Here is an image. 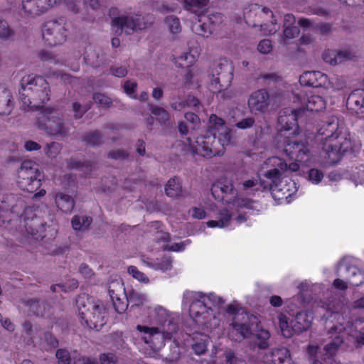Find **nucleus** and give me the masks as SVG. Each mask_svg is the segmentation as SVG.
Instances as JSON below:
<instances>
[{
  "mask_svg": "<svg viewBox=\"0 0 364 364\" xmlns=\"http://www.w3.org/2000/svg\"><path fill=\"white\" fill-rule=\"evenodd\" d=\"M196 61V58L191 53H184L178 58V63L181 68H188L193 65Z\"/></svg>",
  "mask_w": 364,
  "mask_h": 364,
  "instance_id": "nucleus-50",
  "label": "nucleus"
},
{
  "mask_svg": "<svg viewBox=\"0 0 364 364\" xmlns=\"http://www.w3.org/2000/svg\"><path fill=\"white\" fill-rule=\"evenodd\" d=\"M97 58L98 55H96L94 50H91L90 48L85 50L84 53V60L87 64L92 67H96L97 65Z\"/></svg>",
  "mask_w": 364,
  "mask_h": 364,
  "instance_id": "nucleus-54",
  "label": "nucleus"
},
{
  "mask_svg": "<svg viewBox=\"0 0 364 364\" xmlns=\"http://www.w3.org/2000/svg\"><path fill=\"white\" fill-rule=\"evenodd\" d=\"M270 333L267 330L260 329L256 333L257 345L259 349H266L269 346Z\"/></svg>",
  "mask_w": 364,
  "mask_h": 364,
  "instance_id": "nucleus-45",
  "label": "nucleus"
},
{
  "mask_svg": "<svg viewBox=\"0 0 364 364\" xmlns=\"http://www.w3.org/2000/svg\"><path fill=\"white\" fill-rule=\"evenodd\" d=\"M61 149L62 145L60 143L53 141L46 144L44 151L48 157L55 158L60 152Z\"/></svg>",
  "mask_w": 364,
  "mask_h": 364,
  "instance_id": "nucleus-49",
  "label": "nucleus"
},
{
  "mask_svg": "<svg viewBox=\"0 0 364 364\" xmlns=\"http://www.w3.org/2000/svg\"><path fill=\"white\" fill-rule=\"evenodd\" d=\"M295 136L282 139V142L277 141L279 148H283L286 155L291 160L306 163L310 159V150L307 142L294 139Z\"/></svg>",
  "mask_w": 364,
  "mask_h": 364,
  "instance_id": "nucleus-10",
  "label": "nucleus"
},
{
  "mask_svg": "<svg viewBox=\"0 0 364 364\" xmlns=\"http://www.w3.org/2000/svg\"><path fill=\"white\" fill-rule=\"evenodd\" d=\"M210 191L215 200L226 203L231 200V198H228V196L234 197L235 195L232 183L225 178H220L213 183Z\"/></svg>",
  "mask_w": 364,
  "mask_h": 364,
  "instance_id": "nucleus-21",
  "label": "nucleus"
},
{
  "mask_svg": "<svg viewBox=\"0 0 364 364\" xmlns=\"http://www.w3.org/2000/svg\"><path fill=\"white\" fill-rule=\"evenodd\" d=\"M14 32L11 29L6 21H0V38L7 40L9 38Z\"/></svg>",
  "mask_w": 364,
  "mask_h": 364,
  "instance_id": "nucleus-56",
  "label": "nucleus"
},
{
  "mask_svg": "<svg viewBox=\"0 0 364 364\" xmlns=\"http://www.w3.org/2000/svg\"><path fill=\"white\" fill-rule=\"evenodd\" d=\"M28 100H31L30 111H41L43 110L44 105L50 100V90L49 88H41L39 90L28 95Z\"/></svg>",
  "mask_w": 364,
  "mask_h": 364,
  "instance_id": "nucleus-26",
  "label": "nucleus"
},
{
  "mask_svg": "<svg viewBox=\"0 0 364 364\" xmlns=\"http://www.w3.org/2000/svg\"><path fill=\"white\" fill-rule=\"evenodd\" d=\"M257 50L259 53L267 54L272 50V41L269 39L260 41L257 45Z\"/></svg>",
  "mask_w": 364,
  "mask_h": 364,
  "instance_id": "nucleus-60",
  "label": "nucleus"
},
{
  "mask_svg": "<svg viewBox=\"0 0 364 364\" xmlns=\"http://www.w3.org/2000/svg\"><path fill=\"white\" fill-rule=\"evenodd\" d=\"M95 102L104 107H109L112 105L111 98L100 92H95L93 95Z\"/></svg>",
  "mask_w": 364,
  "mask_h": 364,
  "instance_id": "nucleus-51",
  "label": "nucleus"
},
{
  "mask_svg": "<svg viewBox=\"0 0 364 364\" xmlns=\"http://www.w3.org/2000/svg\"><path fill=\"white\" fill-rule=\"evenodd\" d=\"M73 364H97L95 358L79 355L73 358Z\"/></svg>",
  "mask_w": 364,
  "mask_h": 364,
  "instance_id": "nucleus-64",
  "label": "nucleus"
},
{
  "mask_svg": "<svg viewBox=\"0 0 364 364\" xmlns=\"http://www.w3.org/2000/svg\"><path fill=\"white\" fill-rule=\"evenodd\" d=\"M21 88L19 90L20 100L22 102V109L28 112L31 109V100L28 95L35 92L41 88H49V84L46 80L41 75H28L23 76L21 80Z\"/></svg>",
  "mask_w": 364,
  "mask_h": 364,
  "instance_id": "nucleus-9",
  "label": "nucleus"
},
{
  "mask_svg": "<svg viewBox=\"0 0 364 364\" xmlns=\"http://www.w3.org/2000/svg\"><path fill=\"white\" fill-rule=\"evenodd\" d=\"M322 58L326 63L336 65L350 58V53L334 50H326L323 52Z\"/></svg>",
  "mask_w": 364,
  "mask_h": 364,
  "instance_id": "nucleus-32",
  "label": "nucleus"
},
{
  "mask_svg": "<svg viewBox=\"0 0 364 364\" xmlns=\"http://www.w3.org/2000/svg\"><path fill=\"white\" fill-rule=\"evenodd\" d=\"M266 163L272 168L267 170L264 176L272 181L271 188H272L284 178L283 175L287 171V164L284 159L277 156L269 158Z\"/></svg>",
  "mask_w": 364,
  "mask_h": 364,
  "instance_id": "nucleus-17",
  "label": "nucleus"
},
{
  "mask_svg": "<svg viewBox=\"0 0 364 364\" xmlns=\"http://www.w3.org/2000/svg\"><path fill=\"white\" fill-rule=\"evenodd\" d=\"M94 297H77L76 304L79 316L86 326L97 331L107 323V310L102 304L94 301Z\"/></svg>",
  "mask_w": 364,
  "mask_h": 364,
  "instance_id": "nucleus-4",
  "label": "nucleus"
},
{
  "mask_svg": "<svg viewBox=\"0 0 364 364\" xmlns=\"http://www.w3.org/2000/svg\"><path fill=\"white\" fill-rule=\"evenodd\" d=\"M165 23L172 33H178L181 31V26L179 18L173 15L166 17Z\"/></svg>",
  "mask_w": 364,
  "mask_h": 364,
  "instance_id": "nucleus-48",
  "label": "nucleus"
},
{
  "mask_svg": "<svg viewBox=\"0 0 364 364\" xmlns=\"http://www.w3.org/2000/svg\"><path fill=\"white\" fill-rule=\"evenodd\" d=\"M271 103L269 92L264 88L254 91L250 95L247 105L251 113L257 114L266 112Z\"/></svg>",
  "mask_w": 364,
  "mask_h": 364,
  "instance_id": "nucleus-16",
  "label": "nucleus"
},
{
  "mask_svg": "<svg viewBox=\"0 0 364 364\" xmlns=\"http://www.w3.org/2000/svg\"><path fill=\"white\" fill-rule=\"evenodd\" d=\"M92 166L93 163L89 160L81 161L73 158L67 160V167L69 170H80L85 168L87 170L91 171Z\"/></svg>",
  "mask_w": 364,
  "mask_h": 364,
  "instance_id": "nucleus-43",
  "label": "nucleus"
},
{
  "mask_svg": "<svg viewBox=\"0 0 364 364\" xmlns=\"http://www.w3.org/2000/svg\"><path fill=\"white\" fill-rule=\"evenodd\" d=\"M58 359V364H70L71 358L68 350L65 349H58L55 354Z\"/></svg>",
  "mask_w": 364,
  "mask_h": 364,
  "instance_id": "nucleus-52",
  "label": "nucleus"
},
{
  "mask_svg": "<svg viewBox=\"0 0 364 364\" xmlns=\"http://www.w3.org/2000/svg\"><path fill=\"white\" fill-rule=\"evenodd\" d=\"M78 287V282L75 279H70L66 281L65 283L63 284H57L52 285L50 287V289L54 293H58V292H64V293H68L74 289H77Z\"/></svg>",
  "mask_w": 364,
  "mask_h": 364,
  "instance_id": "nucleus-40",
  "label": "nucleus"
},
{
  "mask_svg": "<svg viewBox=\"0 0 364 364\" xmlns=\"http://www.w3.org/2000/svg\"><path fill=\"white\" fill-rule=\"evenodd\" d=\"M42 0H22V9L30 16H38L46 11Z\"/></svg>",
  "mask_w": 364,
  "mask_h": 364,
  "instance_id": "nucleus-28",
  "label": "nucleus"
},
{
  "mask_svg": "<svg viewBox=\"0 0 364 364\" xmlns=\"http://www.w3.org/2000/svg\"><path fill=\"white\" fill-rule=\"evenodd\" d=\"M233 72L234 67L229 60H220L212 70L209 90L213 93L227 90L232 84Z\"/></svg>",
  "mask_w": 364,
  "mask_h": 364,
  "instance_id": "nucleus-7",
  "label": "nucleus"
},
{
  "mask_svg": "<svg viewBox=\"0 0 364 364\" xmlns=\"http://www.w3.org/2000/svg\"><path fill=\"white\" fill-rule=\"evenodd\" d=\"M26 181V187H19L21 189H22L24 191H26L28 193H35L34 197H41L46 195V191L44 189H40L41 186V180L38 178H31L30 179L28 178L27 180H25Z\"/></svg>",
  "mask_w": 364,
  "mask_h": 364,
  "instance_id": "nucleus-37",
  "label": "nucleus"
},
{
  "mask_svg": "<svg viewBox=\"0 0 364 364\" xmlns=\"http://www.w3.org/2000/svg\"><path fill=\"white\" fill-rule=\"evenodd\" d=\"M111 24L112 27L117 28L116 32L124 31L127 34L142 28L141 17L138 15L135 16H121L114 17L112 18Z\"/></svg>",
  "mask_w": 364,
  "mask_h": 364,
  "instance_id": "nucleus-20",
  "label": "nucleus"
},
{
  "mask_svg": "<svg viewBox=\"0 0 364 364\" xmlns=\"http://www.w3.org/2000/svg\"><path fill=\"white\" fill-rule=\"evenodd\" d=\"M274 191L281 192L285 198L290 196L295 189V183L286 176L274 188Z\"/></svg>",
  "mask_w": 364,
  "mask_h": 364,
  "instance_id": "nucleus-36",
  "label": "nucleus"
},
{
  "mask_svg": "<svg viewBox=\"0 0 364 364\" xmlns=\"http://www.w3.org/2000/svg\"><path fill=\"white\" fill-rule=\"evenodd\" d=\"M232 218L230 212L227 208L220 209L218 212V219L207 222L208 228H225L229 225Z\"/></svg>",
  "mask_w": 364,
  "mask_h": 364,
  "instance_id": "nucleus-34",
  "label": "nucleus"
},
{
  "mask_svg": "<svg viewBox=\"0 0 364 364\" xmlns=\"http://www.w3.org/2000/svg\"><path fill=\"white\" fill-rule=\"evenodd\" d=\"M13 97L7 88L0 90V115H9L14 108Z\"/></svg>",
  "mask_w": 364,
  "mask_h": 364,
  "instance_id": "nucleus-30",
  "label": "nucleus"
},
{
  "mask_svg": "<svg viewBox=\"0 0 364 364\" xmlns=\"http://www.w3.org/2000/svg\"><path fill=\"white\" fill-rule=\"evenodd\" d=\"M23 302L29 306L30 311L37 316H45L46 309L49 307L44 303L40 304L38 299H30Z\"/></svg>",
  "mask_w": 364,
  "mask_h": 364,
  "instance_id": "nucleus-39",
  "label": "nucleus"
},
{
  "mask_svg": "<svg viewBox=\"0 0 364 364\" xmlns=\"http://www.w3.org/2000/svg\"><path fill=\"white\" fill-rule=\"evenodd\" d=\"M137 329L140 332H144L147 334V336L144 337V341L146 343L149 344L151 348H159L164 345V337L157 327H148L138 325Z\"/></svg>",
  "mask_w": 364,
  "mask_h": 364,
  "instance_id": "nucleus-25",
  "label": "nucleus"
},
{
  "mask_svg": "<svg viewBox=\"0 0 364 364\" xmlns=\"http://www.w3.org/2000/svg\"><path fill=\"white\" fill-rule=\"evenodd\" d=\"M117 357L114 353H102L100 356L101 364H115L117 362Z\"/></svg>",
  "mask_w": 364,
  "mask_h": 364,
  "instance_id": "nucleus-63",
  "label": "nucleus"
},
{
  "mask_svg": "<svg viewBox=\"0 0 364 364\" xmlns=\"http://www.w3.org/2000/svg\"><path fill=\"white\" fill-rule=\"evenodd\" d=\"M149 108L151 114L157 117V119L161 123V124H165L166 122L169 119L168 112L163 107L150 104L149 105Z\"/></svg>",
  "mask_w": 364,
  "mask_h": 364,
  "instance_id": "nucleus-44",
  "label": "nucleus"
},
{
  "mask_svg": "<svg viewBox=\"0 0 364 364\" xmlns=\"http://www.w3.org/2000/svg\"><path fill=\"white\" fill-rule=\"evenodd\" d=\"M279 326L282 335L286 338H290L294 333L299 334L309 330L311 327L314 319L313 314L309 311H296L295 317L289 324L286 315H279Z\"/></svg>",
  "mask_w": 364,
  "mask_h": 364,
  "instance_id": "nucleus-6",
  "label": "nucleus"
},
{
  "mask_svg": "<svg viewBox=\"0 0 364 364\" xmlns=\"http://www.w3.org/2000/svg\"><path fill=\"white\" fill-rule=\"evenodd\" d=\"M35 124L39 130L45 132L48 135L63 136L68 133L63 119L55 110L50 107L45 108L38 113Z\"/></svg>",
  "mask_w": 364,
  "mask_h": 364,
  "instance_id": "nucleus-5",
  "label": "nucleus"
},
{
  "mask_svg": "<svg viewBox=\"0 0 364 364\" xmlns=\"http://www.w3.org/2000/svg\"><path fill=\"white\" fill-rule=\"evenodd\" d=\"M92 222L90 216L75 215L71 220L72 227L75 230L84 231L87 230Z\"/></svg>",
  "mask_w": 364,
  "mask_h": 364,
  "instance_id": "nucleus-41",
  "label": "nucleus"
},
{
  "mask_svg": "<svg viewBox=\"0 0 364 364\" xmlns=\"http://www.w3.org/2000/svg\"><path fill=\"white\" fill-rule=\"evenodd\" d=\"M340 297H322L320 302L322 304V309L326 310L323 318L326 321L336 322V323L331 326L328 333L333 336L336 335L333 340L324 346L325 356H332L335 358V355L338 348L344 341L342 333L346 331L344 322V314L348 311V308L344 305L340 299Z\"/></svg>",
  "mask_w": 364,
  "mask_h": 364,
  "instance_id": "nucleus-2",
  "label": "nucleus"
},
{
  "mask_svg": "<svg viewBox=\"0 0 364 364\" xmlns=\"http://www.w3.org/2000/svg\"><path fill=\"white\" fill-rule=\"evenodd\" d=\"M317 134L325 158L331 166L338 164L346 154L353 151L350 134L336 116H329L323 120Z\"/></svg>",
  "mask_w": 364,
  "mask_h": 364,
  "instance_id": "nucleus-1",
  "label": "nucleus"
},
{
  "mask_svg": "<svg viewBox=\"0 0 364 364\" xmlns=\"http://www.w3.org/2000/svg\"><path fill=\"white\" fill-rule=\"evenodd\" d=\"M209 0H184L185 6L188 10L193 9H202L206 6Z\"/></svg>",
  "mask_w": 364,
  "mask_h": 364,
  "instance_id": "nucleus-53",
  "label": "nucleus"
},
{
  "mask_svg": "<svg viewBox=\"0 0 364 364\" xmlns=\"http://www.w3.org/2000/svg\"><path fill=\"white\" fill-rule=\"evenodd\" d=\"M281 128L276 136V141L282 142V139L296 136L299 134L297 115L295 110L284 111L278 117Z\"/></svg>",
  "mask_w": 364,
  "mask_h": 364,
  "instance_id": "nucleus-14",
  "label": "nucleus"
},
{
  "mask_svg": "<svg viewBox=\"0 0 364 364\" xmlns=\"http://www.w3.org/2000/svg\"><path fill=\"white\" fill-rule=\"evenodd\" d=\"M206 299L210 300V297L196 299L189 306V315L198 329L204 330L210 328V321L216 318L213 309L208 306Z\"/></svg>",
  "mask_w": 364,
  "mask_h": 364,
  "instance_id": "nucleus-8",
  "label": "nucleus"
},
{
  "mask_svg": "<svg viewBox=\"0 0 364 364\" xmlns=\"http://www.w3.org/2000/svg\"><path fill=\"white\" fill-rule=\"evenodd\" d=\"M67 24L63 18L50 21L43 25V38L49 46L62 44L66 41L68 35Z\"/></svg>",
  "mask_w": 364,
  "mask_h": 364,
  "instance_id": "nucleus-11",
  "label": "nucleus"
},
{
  "mask_svg": "<svg viewBox=\"0 0 364 364\" xmlns=\"http://www.w3.org/2000/svg\"><path fill=\"white\" fill-rule=\"evenodd\" d=\"M118 314H123L128 308L129 297H110Z\"/></svg>",
  "mask_w": 364,
  "mask_h": 364,
  "instance_id": "nucleus-47",
  "label": "nucleus"
},
{
  "mask_svg": "<svg viewBox=\"0 0 364 364\" xmlns=\"http://www.w3.org/2000/svg\"><path fill=\"white\" fill-rule=\"evenodd\" d=\"M338 299L348 308V311L343 315L344 320H341V321L344 322L346 328L347 327L350 328V333L355 338L357 343L364 345V318H358L350 322L347 318V314H349L350 311V307L346 303H344L346 297H340Z\"/></svg>",
  "mask_w": 364,
  "mask_h": 364,
  "instance_id": "nucleus-22",
  "label": "nucleus"
},
{
  "mask_svg": "<svg viewBox=\"0 0 364 364\" xmlns=\"http://www.w3.org/2000/svg\"><path fill=\"white\" fill-rule=\"evenodd\" d=\"M328 81L327 75L321 71H306L299 77V82L302 86L321 87Z\"/></svg>",
  "mask_w": 364,
  "mask_h": 364,
  "instance_id": "nucleus-23",
  "label": "nucleus"
},
{
  "mask_svg": "<svg viewBox=\"0 0 364 364\" xmlns=\"http://www.w3.org/2000/svg\"><path fill=\"white\" fill-rule=\"evenodd\" d=\"M255 124V119L252 117H246L235 124V127L240 129L251 128Z\"/></svg>",
  "mask_w": 364,
  "mask_h": 364,
  "instance_id": "nucleus-61",
  "label": "nucleus"
},
{
  "mask_svg": "<svg viewBox=\"0 0 364 364\" xmlns=\"http://www.w3.org/2000/svg\"><path fill=\"white\" fill-rule=\"evenodd\" d=\"M92 105V102H87L83 105L77 102H73V111L74 112V118L75 119H81L83 115L91 108Z\"/></svg>",
  "mask_w": 364,
  "mask_h": 364,
  "instance_id": "nucleus-46",
  "label": "nucleus"
},
{
  "mask_svg": "<svg viewBox=\"0 0 364 364\" xmlns=\"http://www.w3.org/2000/svg\"><path fill=\"white\" fill-rule=\"evenodd\" d=\"M165 192L167 196L176 198L181 194L182 186L177 177L170 178L165 187Z\"/></svg>",
  "mask_w": 364,
  "mask_h": 364,
  "instance_id": "nucleus-38",
  "label": "nucleus"
},
{
  "mask_svg": "<svg viewBox=\"0 0 364 364\" xmlns=\"http://www.w3.org/2000/svg\"><path fill=\"white\" fill-rule=\"evenodd\" d=\"M196 146H192L193 151L202 156L210 158L219 155L220 152L217 146L219 143L215 134L198 136L196 139Z\"/></svg>",
  "mask_w": 364,
  "mask_h": 364,
  "instance_id": "nucleus-15",
  "label": "nucleus"
},
{
  "mask_svg": "<svg viewBox=\"0 0 364 364\" xmlns=\"http://www.w3.org/2000/svg\"><path fill=\"white\" fill-rule=\"evenodd\" d=\"M129 156V154L122 149H117L110 151L108 153V158L114 160H124Z\"/></svg>",
  "mask_w": 364,
  "mask_h": 364,
  "instance_id": "nucleus-58",
  "label": "nucleus"
},
{
  "mask_svg": "<svg viewBox=\"0 0 364 364\" xmlns=\"http://www.w3.org/2000/svg\"><path fill=\"white\" fill-rule=\"evenodd\" d=\"M107 289L109 296H120L121 294L127 296L122 279L111 280L108 284Z\"/></svg>",
  "mask_w": 364,
  "mask_h": 364,
  "instance_id": "nucleus-42",
  "label": "nucleus"
},
{
  "mask_svg": "<svg viewBox=\"0 0 364 364\" xmlns=\"http://www.w3.org/2000/svg\"><path fill=\"white\" fill-rule=\"evenodd\" d=\"M299 31V28L296 26H286L283 33L284 38L291 39L298 36Z\"/></svg>",
  "mask_w": 364,
  "mask_h": 364,
  "instance_id": "nucleus-62",
  "label": "nucleus"
},
{
  "mask_svg": "<svg viewBox=\"0 0 364 364\" xmlns=\"http://www.w3.org/2000/svg\"><path fill=\"white\" fill-rule=\"evenodd\" d=\"M57 207L65 213H70L75 206V200L68 194L63 192H56L54 196Z\"/></svg>",
  "mask_w": 364,
  "mask_h": 364,
  "instance_id": "nucleus-27",
  "label": "nucleus"
},
{
  "mask_svg": "<svg viewBox=\"0 0 364 364\" xmlns=\"http://www.w3.org/2000/svg\"><path fill=\"white\" fill-rule=\"evenodd\" d=\"M137 87V83L136 82H131L130 80H127L124 84V92L131 98L136 99V95H134L136 90Z\"/></svg>",
  "mask_w": 364,
  "mask_h": 364,
  "instance_id": "nucleus-55",
  "label": "nucleus"
},
{
  "mask_svg": "<svg viewBox=\"0 0 364 364\" xmlns=\"http://www.w3.org/2000/svg\"><path fill=\"white\" fill-rule=\"evenodd\" d=\"M222 20L223 15L220 13L210 16L200 15L198 23L193 25V30L199 36L208 37L215 30L216 24L220 23Z\"/></svg>",
  "mask_w": 364,
  "mask_h": 364,
  "instance_id": "nucleus-18",
  "label": "nucleus"
},
{
  "mask_svg": "<svg viewBox=\"0 0 364 364\" xmlns=\"http://www.w3.org/2000/svg\"><path fill=\"white\" fill-rule=\"evenodd\" d=\"M226 312L235 315L228 333V338L233 341H241L250 337L252 326L257 323V317L247 313L237 303L228 304Z\"/></svg>",
  "mask_w": 364,
  "mask_h": 364,
  "instance_id": "nucleus-3",
  "label": "nucleus"
},
{
  "mask_svg": "<svg viewBox=\"0 0 364 364\" xmlns=\"http://www.w3.org/2000/svg\"><path fill=\"white\" fill-rule=\"evenodd\" d=\"M82 141L87 146L92 147L99 146L103 144V134L98 129L88 132L82 136Z\"/></svg>",
  "mask_w": 364,
  "mask_h": 364,
  "instance_id": "nucleus-35",
  "label": "nucleus"
},
{
  "mask_svg": "<svg viewBox=\"0 0 364 364\" xmlns=\"http://www.w3.org/2000/svg\"><path fill=\"white\" fill-rule=\"evenodd\" d=\"M336 274L346 279L352 287H358L364 283V271L345 257L338 262Z\"/></svg>",
  "mask_w": 364,
  "mask_h": 364,
  "instance_id": "nucleus-13",
  "label": "nucleus"
},
{
  "mask_svg": "<svg viewBox=\"0 0 364 364\" xmlns=\"http://www.w3.org/2000/svg\"><path fill=\"white\" fill-rule=\"evenodd\" d=\"M323 178V173L317 168H311L309 171V179L314 183H318Z\"/></svg>",
  "mask_w": 364,
  "mask_h": 364,
  "instance_id": "nucleus-59",
  "label": "nucleus"
},
{
  "mask_svg": "<svg viewBox=\"0 0 364 364\" xmlns=\"http://www.w3.org/2000/svg\"><path fill=\"white\" fill-rule=\"evenodd\" d=\"M299 292L297 296H316L321 293L322 284L311 283L309 280H304L296 287Z\"/></svg>",
  "mask_w": 364,
  "mask_h": 364,
  "instance_id": "nucleus-31",
  "label": "nucleus"
},
{
  "mask_svg": "<svg viewBox=\"0 0 364 364\" xmlns=\"http://www.w3.org/2000/svg\"><path fill=\"white\" fill-rule=\"evenodd\" d=\"M28 178L30 179L38 178L43 179V174L39 170L38 165L31 160H25L21 163V167L18 171L17 183L18 187H26Z\"/></svg>",
  "mask_w": 364,
  "mask_h": 364,
  "instance_id": "nucleus-19",
  "label": "nucleus"
},
{
  "mask_svg": "<svg viewBox=\"0 0 364 364\" xmlns=\"http://www.w3.org/2000/svg\"><path fill=\"white\" fill-rule=\"evenodd\" d=\"M23 217L26 232L35 240H43L46 237L45 231L47 226V223L43 217L33 213L31 207L25 208Z\"/></svg>",
  "mask_w": 364,
  "mask_h": 364,
  "instance_id": "nucleus-12",
  "label": "nucleus"
},
{
  "mask_svg": "<svg viewBox=\"0 0 364 364\" xmlns=\"http://www.w3.org/2000/svg\"><path fill=\"white\" fill-rule=\"evenodd\" d=\"M128 272L129 274L140 282H149L147 277L141 272H140L136 267L129 266L128 267Z\"/></svg>",
  "mask_w": 364,
  "mask_h": 364,
  "instance_id": "nucleus-57",
  "label": "nucleus"
},
{
  "mask_svg": "<svg viewBox=\"0 0 364 364\" xmlns=\"http://www.w3.org/2000/svg\"><path fill=\"white\" fill-rule=\"evenodd\" d=\"M305 107L307 111L318 112L322 111L326 108V101L324 99L316 95H310L306 96V100H304Z\"/></svg>",
  "mask_w": 364,
  "mask_h": 364,
  "instance_id": "nucleus-33",
  "label": "nucleus"
},
{
  "mask_svg": "<svg viewBox=\"0 0 364 364\" xmlns=\"http://www.w3.org/2000/svg\"><path fill=\"white\" fill-rule=\"evenodd\" d=\"M192 349L193 352L198 355L204 354L208 348L210 337L205 333H199L197 330L193 332Z\"/></svg>",
  "mask_w": 364,
  "mask_h": 364,
  "instance_id": "nucleus-29",
  "label": "nucleus"
},
{
  "mask_svg": "<svg viewBox=\"0 0 364 364\" xmlns=\"http://www.w3.org/2000/svg\"><path fill=\"white\" fill-rule=\"evenodd\" d=\"M346 107L355 111L358 117L364 120V89L352 91L346 100Z\"/></svg>",
  "mask_w": 364,
  "mask_h": 364,
  "instance_id": "nucleus-24",
  "label": "nucleus"
}]
</instances>
